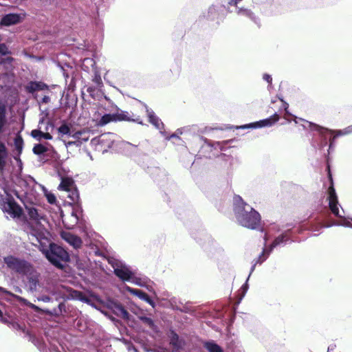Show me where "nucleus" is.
I'll return each instance as SVG.
<instances>
[{"label": "nucleus", "mask_w": 352, "mask_h": 352, "mask_svg": "<svg viewBox=\"0 0 352 352\" xmlns=\"http://www.w3.org/2000/svg\"><path fill=\"white\" fill-rule=\"evenodd\" d=\"M279 115L277 113H274L269 118L261 120L259 121H256L254 122H252L250 124L241 125L238 126L237 129H257V128H263V127H269L274 125L276 122L279 120Z\"/></svg>", "instance_id": "obj_9"}, {"label": "nucleus", "mask_w": 352, "mask_h": 352, "mask_svg": "<svg viewBox=\"0 0 352 352\" xmlns=\"http://www.w3.org/2000/svg\"><path fill=\"white\" fill-rule=\"evenodd\" d=\"M0 322L3 323V324H7L8 323V320H7L6 318H5L3 315V312L0 309Z\"/></svg>", "instance_id": "obj_55"}, {"label": "nucleus", "mask_w": 352, "mask_h": 352, "mask_svg": "<svg viewBox=\"0 0 352 352\" xmlns=\"http://www.w3.org/2000/svg\"><path fill=\"white\" fill-rule=\"evenodd\" d=\"M61 237L63 240L67 242L74 249L80 248L82 245V239L70 232H63L61 233Z\"/></svg>", "instance_id": "obj_20"}, {"label": "nucleus", "mask_w": 352, "mask_h": 352, "mask_svg": "<svg viewBox=\"0 0 352 352\" xmlns=\"http://www.w3.org/2000/svg\"><path fill=\"white\" fill-rule=\"evenodd\" d=\"M168 338L169 345L172 347L171 352H179L181 350H183L186 345L185 339L180 337L174 329H170L169 330Z\"/></svg>", "instance_id": "obj_10"}, {"label": "nucleus", "mask_w": 352, "mask_h": 352, "mask_svg": "<svg viewBox=\"0 0 352 352\" xmlns=\"http://www.w3.org/2000/svg\"><path fill=\"white\" fill-rule=\"evenodd\" d=\"M48 151L47 148L42 144H36L34 146L32 151L34 154L41 156Z\"/></svg>", "instance_id": "obj_39"}, {"label": "nucleus", "mask_w": 352, "mask_h": 352, "mask_svg": "<svg viewBox=\"0 0 352 352\" xmlns=\"http://www.w3.org/2000/svg\"><path fill=\"white\" fill-rule=\"evenodd\" d=\"M8 153L5 144L0 141V172L5 174L8 162Z\"/></svg>", "instance_id": "obj_24"}, {"label": "nucleus", "mask_w": 352, "mask_h": 352, "mask_svg": "<svg viewBox=\"0 0 352 352\" xmlns=\"http://www.w3.org/2000/svg\"><path fill=\"white\" fill-rule=\"evenodd\" d=\"M113 136V133H111L102 134L98 138V143L107 148H111L114 142Z\"/></svg>", "instance_id": "obj_29"}, {"label": "nucleus", "mask_w": 352, "mask_h": 352, "mask_svg": "<svg viewBox=\"0 0 352 352\" xmlns=\"http://www.w3.org/2000/svg\"><path fill=\"white\" fill-rule=\"evenodd\" d=\"M334 133H336V135L331 136V138H329V152L330 150L333 148L334 142L336 137L352 133V125L347 126L343 130L334 131Z\"/></svg>", "instance_id": "obj_26"}, {"label": "nucleus", "mask_w": 352, "mask_h": 352, "mask_svg": "<svg viewBox=\"0 0 352 352\" xmlns=\"http://www.w3.org/2000/svg\"><path fill=\"white\" fill-rule=\"evenodd\" d=\"M23 204L30 219L38 222L43 219L42 214L39 213L38 209L32 203L27 204L23 202Z\"/></svg>", "instance_id": "obj_21"}, {"label": "nucleus", "mask_w": 352, "mask_h": 352, "mask_svg": "<svg viewBox=\"0 0 352 352\" xmlns=\"http://www.w3.org/2000/svg\"><path fill=\"white\" fill-rule=\"evenodd\" d=\"M12 327L15 329H17V330H20L21 329V326L17 323V322H13L12 323Z\"/></svg>", "instance_id": "obj_62"}, {"label": "nucleus", "mask_w": 352, "mask_h": 352, "mask_svg": "<svg viewBox=\"0 0 352 352\" xmlns=\"http://www.w3.org/2000/svg\"><path fill=\"white\" fill-rule=\"evenodd\" d=\"M58 133L67 135H71V127L70 126L65 122H63L61 125L57 129Z\"/></svg>", "instance_id": "obj_40"}, {"label": "nucleus", "mask_w": 352, "mask_h": 352, "mask_svg": "<svg viewBox=\"0 0 352 352\" xmlns=\"http://www.w3.org/2000/svg\"><path fill=\"white\" fill-rule=\"evenodd\" d=\"M11 54V51L5 43H0V59L1 56H5Z\"/></svg>", "instance_id": "obj_43"}, {"label": "nucleus", "mask_w": 352, "mask_h": 352, "mask_svg": "<svg viewBox=\"0 0 352 352\" xmlns=\"http://www.w3.org/2000/svg\"><path fill=\"white\" fill-rule=\"evenodd\" d=\"M37 300L38 301H42V302H53V298H51L50 296H47V295H45V294H42V295H40L39 296L37 297Z\"/></svg>", "instance_id": "obj_48"}, {"label": "nucleus", "mask_w": 352, "mask_h": 352, "mask_svg": "<svg viewBox=\"0 0 352 352\" xmlns=\"http://www.w3.org/2000/svg\"><path fill=\"white\" fill-rule=\"evenodd\" d=\"M124 144L125 147L126 146H131V147L134 148L135 150H138V146L135 145V144H131V143H130L129 142H124Z\"/></svg>", "instance_id": "obj_61"}, {"label": "nucleus", "mask_w": 352, "mask_h": 352, "mask_svg": "<svg viewBox=\"0 0 352 352\" xmlns=\"http://www.w3.org/2000/svg\"><path fill=\"white\" fill-rule=\"evenodd\" d=\"M82 212L81 210L72 211V216L75 219V223H77L79 221V215Z\"/></svg>", "instance_id": "obj_51"}, {"label": "nucleus", "mask_w": 352, "mask_h": 352, "mask_svg": "<svg viewBox=\"0 0 352 352\" xmlns=\"http://www.w3.org/2000/svg\"><path fill=\"white\" fill-rule=\"evenodd\" d=\"M92 80L96 85L99 87H102L103 85L100 74L98 72H95Z\"/></svg>", "instance_id": "obj_45"}, {"label": "nucleus", "mask_w": 352, "mask_h": 352, "mask_svg": "<svg viewBox=\"0 0 352 352\" xmlns=\"http://www.w3.org/2000/svg\"><path fill=\"white\" fill-rule=\"evenodd\" d=\"M242 0H230L228 1V5L230 6H235L236 8L237 7V3L240 1H241Z\"/></svg>", "instance_id": "obj_56"}, {"label": "nucleus", "mask_w": 352, "mask_h": 352, "mask_svg": "<svg viewBox=\"0 0 352 352\" xmlns=\"http://www.w3.org/2000/svg\"><path fill=\"white\" fill-rule=\"evenodd\" d=\"M25 89L26 92L30 94H34L39 91H44L45 94H48L50 91L49 86L46 83L37 80L30 81L26 85Z\"/></svg>", "instance_id": "obj_15"}, {"label": "nucleus", "mask_w": 352, "mask_h": 352, "mask_svg": "<svg viewBox=\"0 0 352 352\" xmlns=\"http://www.w3.org/2000/svg\"><path fill=\"white\" fill-rule=\"evenodd\" d=\"M68 298L78 300L89 305H91L92 302V300L89 297L86 296L82 292L74 289L69 290Z\"/></svg>", "instance_id": "obj_22"}, {"label": "nucleus", "mask_w": 352, "mask_h": 352, "mask_svg": "<svg viewBox=\"0 0 352 352\" xmlns=\"http://www.w3.org/2000/svg\"><path fill=\"white\" fill-rule=\"evenodd\" d=\"M6 124V105L0 102V134L3 131V127Z\"/></svg>", "instance_id": "obj_35"}, {"label": "nucleus", "mask_w": 352, "mask_h": 352, "mask_svg": "<svg viewBox=\"0 0 352 352\" xmlns=\"http://www.w3.org/2000/svg\"><path fill=\"white\" fill-rule=\"evenodd\" d=\"M109 263L113 268L115 275L122 281L130 282L133 278L135 271L132 270L130 266L113 258L109 259Z\"/></svg>", "instance_id": "obj_6"}, {"label": "nucleus", "mask_w": 352, "mask_h": 352, "mask_svg": "<svg viewBox=\"0 0 352 352\" xmlns=\"http://www.w3.org/2000/svg\"><path fill=\"white\" fill-rule=\"evenodd\" d=\"M30 340L37 347L41 352H45L46 346L43 338L34 335H30Z\"/></svg>", "instance_id": "obj_31"}, {"label": "nucleus", "mask_w": 352, "mask_h": 352, "mask_svg": "<svg viewBox=\"0 0 352 352\" xmlns=\"http://www.w3.org/2000/svg\"><path fill=\"white\" fill-rule=\"evenodd\" d=\"M233 210L237 222L243 227L256 229L261 222L260 214L239 195L233 197Z\"/></svg>", "instance_id": "obj_1"}, {"label": "nucleus", "mask_w": 352, "mask_h": 352, "mask_svg": "<svg viewBox=\"0 0 352 352\" xmlns=\"http://www.w3.org/2000/svg\"><path fill=\"white\" fill-rule=\"evenodd\" d=\"M69 192L68 198L72 201L73 202H78L80 199V195L78 190L77 188L74 186L71 188L70 191H67Z\"/></svg>", "instance_id": "obj_41"}, {"label": "nucleus", "mask_w": 352, "mask_h": 352, "mask_svg": "<svg viewBox=\"0 0 352 352\" xmlns=\"http://www.w3.org/2000/svg\"><path fill=\"white\" fill-rule=\"evenodd\" d=\"M53 137L52 135L49 133H43V139L45 140H52Z\"/></svg>", "instance_id": "obj_58"}, {"label": "nucleus", "mask_w": 352, "mask_h": 352, "mask_svg": "<svg viewBox=\"0 0 352 352\" xmlns=\"http://www.w3.org/2000/svg\"><path fill=\"white\" fill-rule=\"evenodd\" d=\"M130 282L140 287H146L148 289H150L149 283H151V280L146 276L141 277L136 276L135 272L134 273L133 278L131 280Z\"/></svg>", "instance_id": "obj_27"}, {"label": "nucleus", "mask_w": 352, "mask_h": 352, "mask_svg": "<svg viewBox=\"0 0 352 352\" xmlns=\"http://www.w3.org/2000/svg\"><path fill=\"white\" fill-rule=\"evenodd\" d=\"M271 252H270V249L267 248H263L262 252L259 254V256L253 260L257 264L261 265L270 256Z\"/></svg>", "instance_id": "obj_38"}, {"label": "nucleus", "mask_w": 352, "mask_h": 352, "mask_svg": "<svg viewBox=\"0 0 352 352\" xmlns=\"http://www.w3.org/2000/svg\"><path fill=\"white\" fill-rule=\"evenodd\" d=\"M64 144L67 148H69V146H71L72 145L79 146L80 142H78H78H76V141H69V142L64 141Z\"/></svg>", "instance_id": "obj_54"}, {"label": "nucleus", "mask_w": 352, "mask_h": 352, "mask_svg": "<svg viewBox=\"0 0 352 352\" xmlns=\"http://www.w3.org/2000/svg\"><path fill=\"white\" fill-rule=\"evenodd\" d=\"M327 169L329 171V178L331 181V186L329 187V189H328V197H327L329 209L331 210V213L333 215H335L336 217H339V218H342L343 216L340 214V210H339V208H338V206H340V205L338 203V197H337V195L336 192V190L333 188V179H332L331 175L330 173V168L329 166H327Z\"/></svg>", "instance_id": "obj_8"}, {"label": "nucleus", "mask_w": 352, "mask_h": 352, "mask_svg": "<svg viewBox=\"0 0 352 352\" xmlns=\"http://www.w3.org/2000/svg\"><path fill=\"white\" fill-rule=\"evenodd\" d=\"M223 9H226L225 6H212L208 8V19L210 21H215L220 18H221L220 15V12L223 11ZM227 10L228 12H232L229 10V8H227Z\"/></svg>", "instance_id": "obj_25"}, {"label": "nucleus", "mask_w": 352, "mask_h": 352, "mask_svg": "<svg viewBox=\"0 0 352 352\" xmlns=\"http://www.w3.org/2000/svg\"><path fill=\"white\" fill-rule=\"evenodd\" d=\"M14 58L11 56H8L6 58H1L0 59V65H4L5 67L8 68V65H12Z\"/></svg>", "instance_id": "obj_44"}, {"label": "nucleus", "mask_w": 352, "mask_h": 352, "mask_svg": "<svg viewBox=\"0 0 352 352\" xmlns=\"http://www.w3.org/2000/svg\"><path fill=\"white\" fill-rule=\"evenodd\" d=\"M48 261L58 269H63V263L69 261V253L61 246L56 243H50L48 249L43 252Z\"/></svg>", "instance_id": "obj_4"}, {"label": "nucleus", "mask_w": 352, "mask_h": 352, "mask_svg": "<svg viewBox=\"0 0 352 352\" xmlns=\"http://www.w3.org/2000/svg\"><path fill=\"white\" fill-rule=\"evenodd\" d=\"M174 309H176L177 311H179L181 312L186 313V314H190L192 311L191 308L190 307L187 306L186 305H184L182 307L176 306L174 308Z\"/></svg>", "instance_id": "obj_49"}, {"label": "nucleus", "mask_w": 352, "mask_h": 352, "mask_svg": "<svg viewBox=\"0 0 352 352\" xmlns=\"http://www.w3.org/2000/svg\"><path fill=\"white\" fill-rule=\"evenodd\" d=\"M26 275L27 283L25 286L30 292L33 293L37 290V287L39 285L40 275L34 269Z\"/></svg>", "instance_id": "obj_16"}, {"label": "nucleus", "mask_w": 352, "mask_h": 352, "mask_svg": "<svg viewBox=\"0 0 352 352\" xmlns=\"http://www.w3.org/2000/svg\"><path fill=\"white\" fill-rule=\"evenodd\" d=\"M203 140L204 141L205 144L208 145L209 146L214 148V149H220L221 151H223V146L228 144V141H223V142H215L212 141L211 140L207 139L206 138H202Z\"/></svg>", "instance_id": "obj_33"}, {"label": "nucleus", "mask_w": 352, "mask_h": 352, "mask_svg": "<svg viewBox=\"0 0 352 352\" xmlns=\"http://www.w3.org/2000/svg\"><path fill=\"white\" fill-rule=\"evenodd\" d=\"M138 319L150 329H151L155 333H158L160 332L158 326L155 323L154 320L151 318L147 317L146 316H139Z\"/></svg>", "instance_id": "obj_28"}, {"label": "nucleus", "mask_w": 352, "mask_h": 352, "mask_svg": "<svg viewBox=\"0 0 352 352\" xmlns=\"http://www.w3.org/2000/svg\"><path fill=\"white\" fill-rule=\"evenodd\" d=\"M0 292L3 294H11V293L10 292H8V290H6V289H5L2 287H0Z\"/></svg>", "instance_id": "obj_64"}, {"label": "nucleus", "mask_w": 352, "mask_h": 352, "mask_svg": "<svg viewBox=\"0 0 352 352\" xmlns=\"http://www.w3.org/2000/svg\"><path fill=\"white\" fill-rule=\"evenodd\" d=\"M116 112L114 113L115 115V122H133L138 123L140 124H143L142 121L141 120L140 116H137L134 118V115L132 113H130L126 111H123L119 109L117 106H116Z\"/></svg>", "instance_id": "obj_13"}, {"label": "nucleus", "mask_w": 352, "mask_h": 352, "mask_svg": "<svg viewBox=\"0 0 352 352\" xmlns=\"http://www.w3.org/2000/svg\"><path fill=\"white\" fill-rule=\"evenodd\" d=\"M256 265H258L257 263H256L255 262L252 261V265L251 266V268H250V274L248 275V277H250L251 274H252V272L254 271L255 270V267L256 266Z\"/></svg>", "instance_id": "obj_60"}, {"label": "nucleus", "mask_w": 352, "mask_h": 352, "mask_svg": "<svg viewBox=\"0 0 352 352\" xmlns=\"http://www.w3.org/2000/svg\"><path fill=\"white\" fill-rule=\"evenodd\" d=\"M25 13H8L2 16L0 25L9 27L21 23L25 18Z\"/></svg>", "instance_id": "obj_12"}, {"label": "nucleus", "mask_w": 352, "mask_h": 352, "mask_svg": "<svg viewBox=\"0 0 352 352\" xmlns=\"http://www.w3.org/2000/svg\"><path fill=\"white\" fill-rule=\"evenodd\" d=\"M280 100L283 102V107L285 108L286 114L290 115V113L288 111V107H289L288 103H287L286 102L283 101V100L282 98H280Z\"/></svg>", "instance_id": "obj_59"}, {"label": "nucleus", "mask_w": 352, "mask_h": 352, "mask_svg": "<svg viewBox=\"0 0 352 352\" xmlns=\"http://www.w3.org/2000/svg\"><path fill=\"white\" fill-rule=\"evenodd\" d=\"M39 186L41 187V188L44 190L45 193V197L47 198V201L50 204H54L56 203V198L55 197V195L52 193V192H47V189L45 188V186L39 184Z\"/></svg>", "instance_id": "obj_42"}, {"label": "nucleus", "mask_w": 352, "mask_h": 352, "mask_svg": "<svg viewBox=\"0 0 352 352\" xmlns=\"http://www.w3.org/2000/svg\"><path fill=\"white\" fill-rule=\"evenodd\" d=\"M43 132L39 129H34L31 131V136L38 141H41L43 139Z\"/></svg>", "instance_id": "obj_47"}, {"label": "nucleus", "mask_w": 352, "mask_h": 352, "mask_svg": "<svg viewBox=\"0 0 352 352\" xmlns=\"http://www.w3.org/2000/svg\"><path fill=\"white\" fill-rule=\"evenodd\" d=\"M3 262L8 269L23 275L28 274L33 269L30 262L14 256L4 257Z\"/></svg>", "instance_id": "obj_5"}, {"label": "nucleus", "mask_w": 352, "mask_h": 352, "mask_svg": "<svg viewBox=\"0 0 352 352\" xmlns=\"http://www.w3.org/2000/svg\"><path fill=\"white\" fill-rule=\"evenodd\" d=\"M82 135V133L80 131H77V132H75L74 133H72L71 132V137L75 138V139H78L80 138V136Z\"/></svg>", "instance_id": "obj_57"}, {"label": "nucleus", "mask_w": 352, "mask_h": 352, "mask_svg": "<svg viewBox=\"0 0 352 352\" xmlns=\"http://www.w3.org/2000/svg\"><path fill=\"white\" fill-rule=\"evenodd\" d=\"M307 124H308V126L313 131H316L318 132L321 141L318 144V146L320 149L324 148L327 145L328 142V136L330 135L332 133H334V131L328 129L327 128L320 126L315 123L306 121Z\"/></svg>", "instance_id": "obj_11"}, {"label": "nucleus", "mask_w": 352, "mask_h": 352, "mask_svg": "<svg viewBox=\"0 0 352 352\" xmlns=\"http://www.w3.org/2000/svg\"><path fill=\"white\" fill-rule=\"evenodd\" d=\"M115 115L113 113H105L104 114L98 122V125L100 126H103L111 122H115Z\"/></svg>", "instance_id": "obj_37"}, {"label": "nucleus", "mask_w": 352, "mask_h": 352, "mask_svg": "<svg viewBox=\"0 0 352 352\" xmlns=\"http://www.w3.org/2000/svg\"><path fill=\"white\" fill-rule=\"evenodd\" d=\"M17 165H14V161L10 159V166H12L10 179L15 186L19 187L24 192V194H27L28 188L37 184V182L30 175L22 176L23 162L21 158L17 157Z\"/></svg>", "instance_id": "obj_3"}, {"label": "nucleus", "mask_w": 352, "mask_h": 352, "mask_svg": "<svg viewBox=\"0 0 352 352\" xmlns=\"http://www.w3.org/2000/svg\"><path fill=\"white\" fill-rule=\"evenodd\" d=\"M63 311H65V305L63 302H59L57 307L54 308L52 310H45V312L55 316H59L62 315Z\"/></svg>", "instance_id": "obj_36"}, {"label": "nucleus", "mask_w": 352, "mask_h": 352, "mask_svg": "<svg viewBox=\"0 0 352 352\" xmlns=\"http://www.w3.org/2000/svg\"><path fill=\"white\" fill-rule=\"evenodd\" d=\"M0 208L3 212L9 214L12 217H19L21 214L20 206L8 194L6 197L0 195Z\"/></svg>", "instance_id": "obj_7"}, {"label": "nucleus", "mask_w": 352, "mask_h": 352, "mask_svg": "<svg viewBox=\"0 0 352 352\" xmlns=\"http://www.w3.org/2000/svg\"><path fill=\"white\" fill-rule=\"evenodd\" d=\"M146 108V111L147 113V116L148 118V121L151 124L155 126L157 129H164V124L161 121V120L155 115V112L150 108L148 107L146 104H144Z\"/></svg>", "instance_id": "obj_23"}, {"label": "nucleus", "mask_w": 352, "mask_h": 352, "mask_svg": "<svg viewBox=\"0 0 352 352\" xmlns=\"http://www.w3.org/2000/svg\"><path fill=\"white\" fill-rule=\"evenodd\" d=\"M204 347L208 352H223V349L213 340L205 342Z\"/></svg>", "instance_id": "obj_32"}, {"label": "nucleus", "mask_w": 352, "mask_h": 352, "mask_svg": "<svg viewBox=\"0 0 352 352\" xmlns=\"http://www.w3.org/2000/svg\"><path fill=\"white\" fill-rule=\"evenodd\" d=\"M50 102V98L47 95H44V96L39 100L38 104H47Z\"/></svg>", "instance_id": "obj_53"}, {"label": "nucleus", "mask_w": 352, "mask_h": 352, "mask_svg": "<svg viewBox=\"0 0 352 352\" xmlns=\"http://www.w3.org/2000/svg\"><path fill=\"white\" fill-rule=\"evenodd\" d=\"M150 173L153 180L160 185L163 186L168 181L167 173L164 169L154 167L151 168Z\"/></svg>", "instance_id": "obj_17"}, {"label": "nucleus", "mask_w": 352, "mask_h": 352, "mask_svg": "<svg viewBox=\"0 0 352 352\" xmlns=\"http://www.w3.org/2000/svg\"><path fill=\"white\" fill-rule=\"evenodd\" d=\"M235 12L237 14V15L240 16L246 17L251 20L258 27L261 26L259 19L254 14V13L250 9L236 7Z\"/></svg>", "instance_id": "obj_19"}, {"label": "nucleus", "mask_w": 352, "mask_h": 352, "mask_svg": "<svg viewBox=\"0 0 352 352\" xmlns=\"http://www.w3.org/2000/svg\"><path fill=\"white\" fill-rule=\"evenodd\" d=\"M263 79L268 82V88L271 87L272 83V78L271 75L268 74H264L263 76Z\"/></svg>", "instance_id": "obj_50"}, {"label": "nucleus", "mask_w": 352, "mask_h": 352, "mask_svg": "<svg viewBox=\"0 0 352 352\" xmlns=\"http://www.w3.org/2000/svg\"><path fill=\"white\" fill-rule=\"evenodd\" d=\"M74 186L73 179L69 178H63L58 188L60 190L70 191L71 188Z\"/></svg>", "instance_id": "obj_34"}, {"label": "nucleus", "mask_w": 352, "mask_h": 352, "mask_svg": "<svg viewBox=\"0 0 352 352\" xmlns=\"http://www.w3.org/2000/svg\"><path fill=\"white\" fill-rule=\"evenodd\" d=\"M336 349L335 344H331L328 346L327 352H333L334 349Z\"/></svg>", "instance_id": "obj_63"}, {"label": "nucleus", "mask_w": 352, "mask_h": 352, "mask_svg": "<svg viewBox=\"0 0 352 352\" xmlns=\"http://www.w3.org/2000/svg\"><path fill=\"white\" fill-rule=\"evenodd\" d=\"M329 226L324 225L322 223H319L317 225L310 226L305 225H299L296 226H292V224L287 223L283 226L285 230L282 233L277 236L272 243L268 246L270 252H272V250L278 246H285L287 243H292L297 241V239L294 238V235L301 233L302 230L305 229H309L316 232L319 231L320 229L324 227Z\"/></svg>", "instance_id": "obj_2"}, {"label": "nucleus", "mask_w": 352, "mask_h": 352, "mask_svg": "<svg viewBox=\"0 0 352 352\" xmlns=\"http://www.w3.org/2000/svg\"><path fill=\"white\" fill-rule=\"evenodd\" d=\"M107 307L118 317H121L126 320H129L130 314L120 302L115 300H109L107 302Z\"/></svg>", "instance_id": "obj_14"}, {"label": "nucleus", "mask_w": 352, "mask_h": 352, "mask_svg": "<svg viewBox=\"0 0 352 352\" xmlns=\"http://www.w3.org/2000/svg\"><path fill=\"white\" fill-rule=\"evenodd\" d=\"M125 289L129 292L130 294H133L136 296H138L140 299L146 302L148 304H149L152 307H155V303L153 301V300L144 292L132 288L129 286H126Z\"/></svg>", "instance_id": "obj_18"}, {"label": "nucleus", "mask_w": 352, "mask_h": 352, "mask_svg": "<svg viewBox=\"0 0 352 352\" xmlns=\"http://www.w3.org/2000/svg\"><path fill=\"white\" fill-rule=\"evenodd\" d=\"M249 279H250V278L248 277L245 283L241 286V287L240 289V292H241L240 300H241L245 296V294L247 293V292L249 289V285H248Z\"/></svg>", "instance_id": "obj_46"}, {"label": "nucleus", "mask_w": 352, "mask_h": 352, "mask_svg": "<svg viewBox=\"0 0 352 352\" xmlns=\"http://www.w3.org/2000/svg\"><path fill=\"white\" fill-rule=\"evenodd\" d=\"M14 147L17 153L13 157L15 164L17 165V157L20 158L23 148V140L21 136L19 135L14 138Z\"/></svg>", "instance_id": "obj_30"}, {"label": "nucleus", "mask_w": 352, "mask_h": 352, "mask_svg": "<svg viewBox=\"0 0 352 352\" xmlns=\"http://www.w3.org/2000/svg\"><path fill=\"white\" fill-rule=\"evenodd\" d=\"M87 91L89 94V95L91 96V97H94V95L96 92V88L95 87H93V86H89L87 87Z\"/></svg>", "instance_id": "obj_52"}]
</instances>
